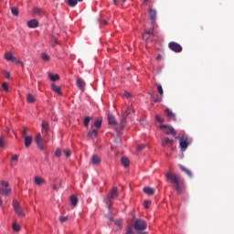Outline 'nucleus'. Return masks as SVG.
<instances>
[{"label": "nucleus", "mask_w": 234, "mask_h": 234, "mask_svg": "<svg viewBox=\"0 0 234 234\" xmlns=\"http://www.w3.org/2000/svg\"><path fill=\"white\" fill-rule=\"evenodd\" d=\"M165 177L172 184V186L178 195H182L184 193V180L182 177L171 172L166 173Z\"/></svg>", "instance_id": "nucleus-1"}, {"label": "nucleus", "mask_w": 234, "mask_h": 234, "mask_svg": "<svg viewBox=\"0 0 234 234\" xmlns=\"http://www.w3.org/2000/svg\"><path fill=\"white\" fill-rule=\"evenodd\" d=\"M114 198H118V187L116 186L112 187V189L109 192L108 196L104 199L105 204L109 209H111V206H112V200H114Z\"/></svg>", "instance_id": "nucleus-2"}, {"label": "nucleus", "mask_w": 234, "mask_h": 234, "mask_svg": "<svg viewBox=\"0 0 234 234\" xmlns=\"http://www.w3.org/2000/svg\"><path fill=\"white\" fill-rule=\"evenodd\" d=\"M0 195L2 197H10V195H12V188H10V184L8 182H0Z\"/></svg>", "instance_id": "nucleus-3"}, {"label": "nucleus", "mask_w": 234, "mask_h": 234, "mask_svg": "<svg viewBox=\"0 0 234 234\" xmlns=\"http://www.w3.org/2000/svg\"><path fill=\"white\" fill-rule=\"evenodd\" d=\"M191 144V141H189V138L186 135H183L179 140V147L181 151L184 153L189 147V144Z\"/></svg>", "instance_id": "nucleus-4"}, {"label": "nucleus", "mask_w": 234, "mask_h": 234, "mask_svg": "<svg viewBox=\"0 0 234 234\" xmlns=\"http://www.w3.org/2000/svg\"><path fill=\"white\" fill-rule=\"evenodd\" d=\"M133 228L136 231H144V229H147V223L143 219H136Z\"/></svg>", "instance_id": "nucleus-5"}, {"label": "nucleus", "mask_w": 234, "mask_h": 234, "mask_svg": "<svg viewBox=\"0 0 234 234\" xmlns=\"http://www.w3.org/2000/svg\"><path fill=\"white\" fill-rule=\"evenodd\" d=\"M13 208H14L15 213L18 217H25V212L23 211V207H21L19 201H17L16 199L13 200Z\"/></svg>", "instance_id": "nucleus-6"}, {"label": "nucleus", "mask_w": 234, "mask_h": 234, "mask_svg": "<svg viewBox=\"0 0 234 234\" xmlns=\"http://www.w3.org/2000/svg\"><path fill=\"white\" fill-rule=\"evenodd\" d=\"M168 48H170V50H172V52H176V54H179L183 50L181 45L176 42H170L168 44Z\"/></svg>", "instance_id": "nucleus-7"}, {"label": "nucleus", "mask_w": 234, "mask_h": 234, "mask_svg": "<svg viewBox=\"0 0 234 234\" xmlns=\"http://www.w3.org/2000/svg\"><path fill=\"white\" fill-rule=\"evenodd\" d=\"M160 129H162L165 134H172V136L176 135V131H175V128H173V126L163 124L160 125Z\"/></svg>", "instance_id": "nucleus-8"}, {"label": "nucleus", "mask_w": 234, "mask_h": 234, "mask_svg": "<svg viewBox=\"0 0 234 234\" xmlns=\"http://www.w3.org/2000/svg\"><path fill=\"white\" fill-rule=\"evenodd\" d=\"M174 144H175V141L172 139H169V137H163L161 140V145L163 147H169L170 149H173Z\"/></svg>", "instance_id": "nucleus-9"}, {"label": "nucleus", "mask_w": 234, "mask_h": 234, "mask_svg": "<svg viewBox=\"0 0 234 234\" xmlns=\"http://www.w3.org/2000/svg\"><path fill=\"white\" fill-rule=\"evenodd\" d=\"M36 144L41 151H45V144L43 143V138H41V134H37L36 136Z\"/></svg>", "instance_id": "nucleus-10"}, {"label": "nucleus", "mask_w": 234, "mask_h": 234, "mask_svg": "<svg viewBox=\"0 0 234 234\" xmlns=\"http://www.w3.org/2000/svg\"><path fill=\"white\" fill-rule=\"evenodd\" d=\"M165 112L166 114V117L168 118V120L175 122L176 120V115L171 112V110L169 109H165Z\"/></svg>", "instance_id": "nucleus-11"}, {"label": "nucleus", "mask_w": 234, "mask_h": 234, "mask_svg": "<svg viewBox=\"0 0 234 234\" xmlns=\"http://www.w3.org/2000/svg\"><path fill=\"white\" fill-rule=\"evenodd\" d=\"M108 123L109 125H112L113 127H116V125H118V122H116V118L111 113L108 114Z\"/></svg>", "instance_id": "nucleus-12"}, {"label": "nucleus", "mask_w": 234, "mask_h": 234, "mask_svg": "<svg viewBox=\"0 0 234 234\" xmlns=\"http://www.w3.org/2000/svg\"><path fill=\"white\" fill-rule=\"evenodd\" d=\"M28 28H37L39 27V22L37 19H32L27 22Z\"/></svg>", "instance_id": "nucleus-13"}, {"label": "nucleus", "mask_w": 234, "mask_h": 234, "mask_svg": "<svg viewBox=\"0 0 234 234\" xmlns=\"http://www.w3.org/2000/svg\"><path fill=\"white\" fill-rule=\"evenodd\" d=\"M91 164H93V165H100V164H101V158L99 157L98 154H93L91 156Z\"/></svg>", "instance_id": "nucleus-14"}, {"label": "nucleus", "mask_w": 234, "mask_h": 234, "mask_svg": "<svg viewBox=\"0 0 234 234\" xmlns=\"http://www.w3.org/2000/svg\"><path fill=\"white\" fill-rule=\"evenodd\" d=\"M181 171H183L184 173H186V175H187V176H189V178H193V172H191V170L186 168V166L180 165H179Z\"/></svg>", "instance_id": "nucleus-15"}, {"label": "nucleus", "mask_w": 234, "mask_h": 234, "mask_svg": "<svg viewBox=\"0 0 234 234\" xmlns=\"http://www.w3.org/2000/svg\"><path fill=\"white\" fill-rule=\"evenodd\" d=\"M25 147L28 148L32 145V136L27 135L24 137Z\"/></svg>", "instance_id": "nucleus-16"}, {"label": "nucleus", "mask_w": 234, "mask_h": 234, "mask_svg": "<svg viewBox=\"0 0 234 234\" xmlns=\"http://www.w3.org/2000/svg\"><path fill=\"white\" fill-rule=\"evenodd\" d=\"M144 193H145V195H148L149 197L154 195V188L153 187H149V186H145L143 189Z\"/></svg>", "instance_id": "nucleus-17"}, {"label": "nucleus", "mask_w": 234, "mask_h": 234, "mask_svg": "<svg viewBox=\"0 0 234 234\" xmlns=\"http://www.w3.org/2000/svg\"><path fill=\"white\" fill-rule=\"evenodd\" d=\"M51 90H53V92H56L59 96L63 94L61 92V88L59 86H57L56 84H51Z\"/></svg>", "instance_id": "nucleus-18"}, {"label": "nucleus", "mask_w": 234, "mask_h": 234, "mask_svg": "<svg viewBox=\"0 0 234 234\" xmlns=\"http://www.w3.org/2000/svg\"><path fill=\"white\" fill-rule=\"evenodd\" d=\"M77 87L80 89V90H85V81H83L81 79H78Z\"/></svg>", "instance_id": "nucleus-19"}, {"label": "nucleus", "mask_w": 234, "mask_h": 234, "mask_svg": "<svg viewBox=\"0 0 234 234\" xmlns=\"http://www.w3.org/2000/svg\"><path fill=\"white\" fill-rule=\"evenodd\" d=\"M149 17H150L151 21H153V22L156 21V10L150 9L149 10Z\"/></svg>", "instance_id": "nucleus-20"}, {"label": "nucleus", "mask_w": 234, "mask_h": 234, "mask_svg": "<svg viewBox=\"0 0 234 234\" xmlns=\"http://www.w3.org/2000/svg\"><path fill=\"white\" fill-rule=\"evenodd\" d=\"M4 58H5V59H6V61H14V60H16V57H14L12 52L5 53Z\"/></svg>", "instance_id": "nucleus-21"}, {"label": "nucleus", "mask_w": 234, "mask_h": 234, "mask_svg": "<svg viewBox=\"0 0 234 234\" xmlns=\"http://www.w3.org/2000/svg\"><path fill=\"white\" fill-rule=\"evenodd\" d=\"M121 162L124 167H129V165H131V161L125 156L122 157Z\"/></svg>", "instance_id": "nucleus-22"}, {"label": "nucleus", "mask_w": 234, "mask_h": 234, "mask_svg": "<svg viewBox=\"0 0 234 234\" xmlns=\"http://www.w3.org/2000/svg\"><path fill=\"white\" fill-rule=\"evenodd\" d=\"M66 3L68 5V6L74 8V6H76L78 5V3H80V1L79 0H67Z\"/></svg>", "instance_id": "nucleus-23"}, {"label": "nucleus", "mask_w": 234, "mask_h": 234, "mask_svg": "<svg viewBox=\"0 0 234 234\" xmlns=\"http://www.w3.org/2000/svg\"><path fill=\"white\" fill-rule=\"evenodd\" d=\"M89 138H96L98 136V130H90L88 132Z\"/></svg>", "instance_id": "nucleus-24"}, {"label": "nucleus", "mask_w": 234, "mask_h": 234, "mask_svg": "<svg viewBox=\"0 0 234 234\" xmlns=\"http://www.w3.org/2000/svg\"><path fill=\"white\" fill-rule=\"evenodd\" d=\"M35 184H37V186H43V184H45V179H43L42 177H39V176H36Z\"/></svg>", "instance_id": "nucleus-25"}, {"label": "nucleus", "mask_w": 234, "mask_h": 234, "mask_svg": "<svg viewBox=\"0 0 234 234\" xmlns=\"http://www.w3.org/2000/svg\"><path fill=\"white\" fill-rule=\"evenodd\" d=\"M78 202H79V200H78V197L76 196H71L70 197L71 206H74V207L78 206Z\"/></svg>", "instance_id": "nucleus-26"}, {"label": "nucleus", "mask_w": 234, "mask_h": 234, "mask_svg": "<svg viewBox=\"0 0 234 234\" xmlns=\"http://www.w3.org/2000/svg\"><path fill=\"white\" fill-rule=\"evenodd\" d=\"M33 14H35L36 16H43V9L35 7L33 9Z\"/></svg>", "instance_id": "nucleus-27"}, {"label": "nucleus", "mask_w": 234, "mask_h": 234, "mask_svg": "<svg viewBox=\"0 0 234 234\" xmlns=\"http://www.w3.org/2000/svg\"><path fill=\"white\" fill-rule=\"evenodd\" d=\"M19 160V157L17 156V154H15L12 156L11 158V167H14V165H16V162Z\"/></svg>", "instance_id": "nucleus-28"}, {"label": "nucleus", "mask_w": 234, "mask_h": 234, "mask_svg": "<svg viewBox=\"0 0 234 234\" xmlns=\"http://www.w3.org/2000/svg\"><path fill=\"white\" fill-rule=\"evenodd\" d=\"M27 101L28 103H34V101H36V97H34V95L29 93V94H27Z\"/></svg>", "instance_id": "nucleus-29"}, {"label": "nucleus", "mask_w": 234, "mask_h": 234, "mask_svg": "<svg viewBox=\"0 0 234 234\" xmlns=\"http://www.w3.org/2000/svg\"><path fill=\"white\" fill-rule=\"evenodd\" d=\"M48 129H49L48 122H42V131H43L44 133H48Z\"/></svg>", "instance_id": "nucleus-30"}, {"label": "nucleus", "mask_w": 234, "mask_h": 234, "mask_svg": "<svg viewBox=\"0 0 234 234\" xmlns=\"http://www.w3.org/2000/svg\"><path fill=\"white\" fill-rule=\"evenodd\" d=\"M48 78H49V80H51V81L59 80V75H58V74H55V75L49 74Z\"/></svg>", "instance_id": "nucleus-31"}, {"label": "nucleus", "mask_w": 234, "mask_h": 234, "mask_svg": "<svg viewBox=\"0 0 234 234\" xmlns=\"http://www.w3.org/2000/svg\"><path fill=\"white\" fill-rule=\"evenodd\" d=\"M125 3V0H113V5L115 6H122Z\"/></svg>", "instance_id": "nucleus-32"}, {"label": "nucleus", "mask_w": 234, "mask_h": 234, "mask_svg": "<svg viewBox=\"0 0 234 234\" xmlns=\"http://www.w3.org/2000/svg\"><path fill=\"white\" fill-rule=\"evenodd\" d=\"M94 127H96V129H101V119H97L94 122Z\"/></svg>", "instance_id": "nucleus-33"}, {"label": "nucleus", "mask_w": 234, "mask_h": 234, "mask_svg": "<svg viewBox=\"0 0 234 234\" xmlns=\"http://www.w3.org/2000/svg\"><path fill=\"white\" fill-rule=\"evenodd\" d=\"M12 228H13L14 231H16V232L21 231V227L16 222L13 223Z\"/></svg>", "instance_id": "nucleus-34"}, {"label": "nucleus", "mask_w": 234, "mask_h": 234, "mask_svg": "<svg viewBox=\"0 0 234 234\" xmlns=\"http://www.w3.org/2000/svg\"><path fill=\"white\" fill-rule=\"evenodd\" d=\"M41 58L43 61H50V55L47 53H42Z\"/></svg>", "instance_id": "nucleus-35"}, {"label": "nucleus", "mask_w": 234, "mask_h": 234, "mask_svg": "<svg viewBox=\"0 0 234 234\" xmlns=\"http://www.w3.org/2000/svg\"><path fill=\"white\" fill-rule=\"evenodd\" d=\"M11 12L13 16H19V9H17V7H12Z\"/></svg>", "instance_id": "nucleus-36"}, {"label": "nucleus", "mask_w": 234, "mask_h": 234, "mask_svg": "<svg viewBox=\"0 0 234 234\" xmlns=\"http://www.w3.org/2000/svg\"><path fill=\"white\" fill-rule=\"evenodd\" d=\"M131 114V108H128L125 112L122 113L123 120H127V116Z\"/></svg>", "instance_id": "nucleus-37"}, {"label": "nucleus", "mask_w": 234, "mask_h": 234, "mask_svg": "<svg viewBox=\"0 0 234 234\" xmlns=\"http://www.w3.org/2000/svg\"><path fill=\"white\" fill-rule=\"evenodd\" d=\"M89 123H90V117H85L84 127H89Z\"/></svg>", "instance_id": "nucleus-38"}, {"label": "nucleus", "mask_w": 234, "mask_h": 234, "mask_svg": "<svg viewBox=\"0 0 234 234\" xmlns=\"http://www.w3.org/2000/svg\"><path fill=\"white\" fill-rule=\"evenodd\" d=\"M6 145V141H5L4 137H0V147L3 149Z\"/></svg>", "instance_id": "nucleus-39"}, {"label": "nucleus", "mask_w": 234, "mask_h": 234, "mask_svg": "<svg viewBox=\"0 0 234 234\" xmlns=\"http://www.w3.org/2000/svg\"><path fill=\"white\" fill-rule=\"evenodd\" d=\"M2 89L5 90V92H8V83L3 82Z\"/></svg>", "instance_id": "nucleus-40"}, {"label": "nucleus", "mask_w": 234, "mask_h": 234, "mask_svg": "<svg viewBox=\"0 0 234 234\" xmlns=\"http://www.w3.org/2000/svg\"><path fill=\"white\" fill-rule=\"evenodd\" d=\"M157 90H158L160 96H164V89L162 88V85L157 86Z\"/></svg>", "instance_id": "nucleus-41"}, {"label": "nucleus", "mask_w": 234, "mask_h": 234, "mask_svg": "<svg viewBox=\"0 0 234 234\" xmlns=\"http://www.w3.org/2000/svg\"><path fill=\"white\" fill-rule=\"evenodd\" d=\"M27 133H28V128H24V130L21 133L22 138H25V136H28L27 135Z\"/></svg>", "instance_id": "nucleus-42"}, {"label": "nucleus", "mask_w": 234, "mask_h": 234, "mask_svg": "<svg viewBox=\"0 0 234 234\" xmlns=\"http://www.w3.org/2000/svg\"><path fill=\"white\" fill-rule=\"evenodd\" d=\"M122 219H116L114 221V225L117 226L118 228H122Z\"/></svg>", "instance_id": "nucleus-43"}, {"label": "nucleus", "mask_w": 234, "mask_h": 234, "mask_svg": "<svg viewBox=\"0 0 234 234\" xmlns=\"http://www.w3.org/2000/svg\"><path fill=\"white\" fill-rule=\"evenodd\" d=\"M56 45H58V39H56V37H52L51 38V47H56Z\"/></svg>", "instance_id": "nucleus-44"}, {"label": "nucleus", "mask_w": 234, "mask_h": 234, "mask_svg": "<svg viewBox=\"0 0 234 234\" xmlns=\"http://www.w3.org/2000/svg\"><path fill=\"white\" fill-rule=\"evenodd\" d=\"M125 234H134V230H133V228L128 227L126 229V233Z\"/></svg>", "instance_id": "nucleus-45"}, {"label": "nucleus", "mask_w": 234, "mask_h": 234, "mask_svg": "<svg viewBox=\"0 0 234 234\" xmlns=\"http://www.w3.org/2000/svg\"><path fill=\"white\" fill-rule=\"evenodd\" d=\"M14 62L16 63V65H20L21 67H23V62L21 61V59L15 58Z\"/></svg>", "instance_id": "nucleus-46"}, {"label": "nucleus", "mask_w": 234, "mask_h": 234, "mask_svg": "<svg viewBox=\"0 0 234 234\" xmlns=\"http://www.w3.org/2000/svg\"><path fill=\"white\" fill-rule=\"evenodd\" d=\"M155 120L156 122H158L159 123H164V119L160 118V115H155Z\"/></svg>", "instance_id": "nucleus-47"}, {"label": "nucleus", "mask_w": 234, "mask_h": 234, "mask_svg": "<svg viewBox=\"0 0 234 234\" xmlns=\"http://www.w3.org/2000/svg\"><path fill=\"white\" fill-rule=\"evenodd\" d=\"M55 156H57L58 158H59V156H61V149H57L56 150Z\"/></svg>", "instance_id": "nucleus-48"}, {"label": "nucleus", "mask_w": 234, "mask_h": 234, "mask_svg": "<svg viewBox=\"0 0 234 234\" xmlns=\"http://www.w3.org/2000/svg\"><path fill=\"white\" fill-rule=\"evenodd\" d=\"M59 220L63 224L64 222H67V220H69V218L68 217H60Z\"/></svg>", "instance_id": "nucleus-49"}, {"label": "nucleus", "mask_w": 234, "mask_h": 234, "mask_svg": "<svg viewBox=\"0 0 234 234\" xmlns=\"http://www.w3.org/2000/svg\"><path fill=\"white\" fill-rule=\"evenodd\" d=\"M143 149H145V144H139L137 146V151H143Z\"/></svg>", "instance_id": "nucleus-50"}, {"label": "nucleus", "mask_w": 234, "mask_h": 234, "mask_svg": "<svg viewBox=\"0 0 234 234\" xmlns=\"http://www.w3.org/2000/svg\"><path fill=\"white\" fill-rule=\"evenodd\" d=\"M146 34H148L149 36L154 34V28H150L149 30L146 31Z\"/></svg>", "instance_id": "nucleus-51"}, {"label": "nucleus", "mask_w": 234, "mask_h": 234, "mask_svg": "<svg viewBox=\"0 0 234 234\" xmlns=\"http://www.w3.org/2000/svg\"><path fill=\"white\" fill-rule=\"evenodd\" d=\"M64 154H65L66 158H69V156H70V150L64 151Z\"/></svg>", "instance_id": "nucleus-52"}, {"label": "nucleus", "mask_w": 234, "mask_h": 234, "mask_svg": "<svg viewBox=\"0 0 234 234\" xmlns=\"http://www.w3.org/2000/svg\"><path fill=\"white\" fill-rule=\"evenodd\" d=\"M5 78H6V80H10V72L5 71Z\"/></svg>", "instance_id": "nucleus-53"}, {"label": "nucleus", "mask_w": 234, "mask_h": 234, "mask_svg": "<svg viewBox=\"0 0 234 234\" xmlns=\"http://www.w3.org/2000/svg\"><path fill=\"white\" fill-rule=\"evenodd\" d=\"M151 206V202L149 201H144V207L147 209Z\"/></svg>", "instance_id": "nucleus-54"}, {"label": "nucleus", "mask_w": 234, "mask_h": 234, "mask_svg": "<svg viewBox=\"0 0 234 234\" xmlns=\"http://www.w3.org/2000/svg\"><path fill=\"white\" fill-rule=\"evenodd\" d=\"M121 127H125V120H123V117L122 118L121 121Z\"/></svg>", "instance_id": "nucleus-55"}, {"label": "nucleus", "mask_w": 234, "mask_h": 234, "mask_svg": "<svg viewBox=\"0 0 234 234\" xmlns=\"http://www.w3.org/2000/svg\"><path fill=\"white\" fill-rule=\"evenodd\" d=\"M124 96H125V98H131V93L130 92H128V91H125L124 92Z\"/></svg>", "instance_id": "nucleus-56"}, {"label": "nucleus", "mask_w": 234, "mask_h": 234, "mask_svg": "<svg viewBox=\"0 0 234 234\" xmlns=\"http://www.w3.org/2000/svg\"><path fill=\"white\" fill-rule=\"evenodd\" d=\"M154 103H158V101H161V100L158 98H155V99H154Z\"/></svg>", "instance_id": "nucleus-57"}, {"label": "nucleus", "mask_w": 234, "mask_h": 234, "mask_svg": "<svg viewBox=\"0 0 234 234\" xmlns=\"http://www.w3.org/2000/svg\"><path fill=\"white\" fill-rule=\"evenodd\" d=\"M54 191H58V186L56 185L53 186Z\"/></svg>", "instance_id": "nucleus-58"}, {"label": "nucleus", "mask_w": 234, "mask_h": 234, "mask_svg": "<svg viewBox=\"0 0 234 234\" xmlns=\"http://www.w3.org/2000/svg\"><path fill=\"white\" fill-rule=\"evenodd\" d=\"M3 206V198L0 197V207Z\"/></svg>", "instance_id": "nucleus-59"}, {"label": "nucleus", "mask_w": 234, "mask_h": 234, "mask_svg": "<svg viewBox=\"0 0 234 234\" xmlns=\"http://www.w3.org/2000/svg\"><path fill=\"white\" fill-rule=\"evenodd\" d=\"M79 3H83V0H79Z\"/></svg>", "instance_id": "nucleus-60"}, {"label": "nucleus", "mask_w": 234, "mask_h": 234, "mask_svg": "<svg viewBox=\"0 0 234 234\" xmlns=\"http://www.w3.org/2000/svg\"><path fill=\"white\" fill-rule=\"evenodd\" d=\"M104 25H107V20H104Z\"/></svg>", "instance_id": "nucleus-61"}, {"label": "nucleus", "mask_w": 234, "mask_h": 234, "mask_svg": "<svg viewBox=\"0 0 234 234\" xmlns=\"http://www.w3.org/2000/svg\"><path fill=\"white\" fill-rule=\"evenodd\" d=\"M156 59H160V56H157V57H156Z\"/></svg>", "instance_id": "nucleus-62"}, {"label": "nucleus", "mask_w": 234, "mask_h": 234, "mask_svg": "<svg viewBox=\"0 0 234 234\" xmlns=\"http://www.w3.org/2000/svg\"><path fill=\"white\" fill-rule=\"evenodd\" d=\"M144 1H149V0H144Z\"/></svg>", "instance_id": "nucleus-63"}]
</instances>
